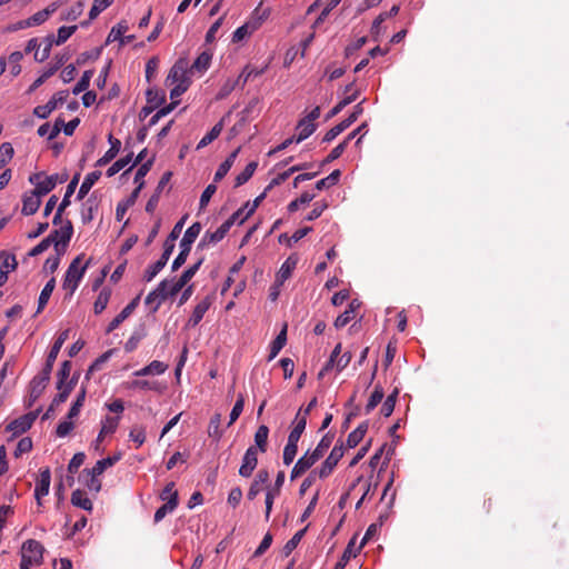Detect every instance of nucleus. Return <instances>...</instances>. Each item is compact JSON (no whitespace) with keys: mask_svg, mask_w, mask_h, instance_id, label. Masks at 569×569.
Here are the masks:
<instances>
[{"mask_svg":"<svg viewBox=\"0 0 569 569\" xmlns=\"http://www.w3.org/2000/svg\"><path fill=\"white\" fill-rule=\"evenodd\" d=\"M174 248L163 243V252L160 258H158V261H156L153 264L149 266V268L144 271L143 279L147 282H150L167 264L170 256L172 254Z\"/></svg>","mask_w":569,"mask_h":569,"instance_id":"obj_11","label":"nucleus"},{"mask_svg":"<svg viewBox=\"0 0 569 569\" xmlns=\"http://www.w3.org/2000/svg\"><path fill=\"white\" fill-rule=\"evenodd\" d=\"M69 92L62 90L52 96V98L43 106H37L33 109V114L40 119H46L50 113L56 110L58 104H62L68 98Z\"/></svg>","mask_w":569,"mask_h":569,"instance_id":"obj_9","label":"nucleus"},{"mask_svg":"<svg viewBox=\"0 0 569 569\" xmlns=\"http://www.w3.org/2000/svg\"><path fill=\"white\" fill-rule=\"evenodd\" d=\"M190 68L189 61L187 58H179L174 64L171 67L167 78L166 84L173 86L174 83H184L190 86Z\"/></svg>","mask_w":569,"mask_h":569,"instance_id":"obj_4","label":"nucleus"},{"mask_svg":"<svg viewBox=\"0 0 569 569\" xmlns=\"http://www.w3.org/2000/svg\"><path fill=\"white\" fill-rule=\"evenodd\" d=\"M77 26H62L58 29L57 38H54V42L57 46L64 43L76 31Z\"/></svg>","mask_w":569,"mask_h":569,"instance_id":"obj_62","label":"nucleus"},{"mask_svg":"<svg viewBox=\"0 0 569 569\" xmlns=\"http://www.w3.org/2000/svg\"><path fill=\"white\" fill-rule=\"evenodd\" d=\"M343 446L342 443L336 445L327 459L322 462L321 467L317 470L318 477L320 479H325L329 477L338 465L339 460L343 457Z\"/></svg>","mask_w":569,"mask_h":569,"instance_id":"obj_6","label":"nucleus"},{"mask_svg":"<svg viewBox=\"0 0 569 569\" xmlns=\"http://www.w3.org/2000/svg\"><path fill=\"white\" fill-rule=\"evenodd\" d=\"M98 210V202L96 198L90 197L88 198L83 203L81 208V220L83 223H90L93 218L94 213Z\"/></svg>","mask_w":569,"mask_h":569,"instance_id":"obj_33","label":"nucleus"},{"mask_svg":"<svg viewBox=\"0 0 569 569\" xmlns=\"http://www.w3.org/2000/svg\"><path fill=\"white\" fill-rule=\"evenodd\" d=\"M79 179H80V173H76L72 177L71 181L67 186L64 197H63L61 203L59 204L60 207L67 209V207L70 206V197L74 193L76 188H77V186L79 183Z\"/></svg>","mask_w":569,"mask_h":569,"instance_id":"obj_57","label":"nucleus"},{"mask_svg":"<svg viewBox=\"0 0 569 569\" xmlns=\"http://www.w3.org/2000/svg\"><path fill=\"white\" fill-rule=\"evenodd\" d=\"M178 506V493H173L169 500L154 512V522H160L168 513L172 512Z\"/></svg>","mask_w":569,"mask_h":569,"instance_id":"obj_35","label":"nucleus"},{"mask_svg":"<svg viewBox=\"0 0 569 569\" xmlns=\"http://www.w3.org/2000/svg\"><path fill=\"white\" fill-rule=\"evenodd\" d=\"M333 440V433H326L310 455L318 461L329 449Z\"/></svg>","mask_w":569,"mask_h":569,"instance_id":"obj_42","label":"nucleus"},{"mask_svg":"<svg viewBox=\"0 0 569 569\" xmlns=\"http://www.w3.org/2000/svg\"><path fill=\"white\" fill-rule=\"evenodd\" d=\"M68 336H69L68 330H64L59 335V337L56 339L53 346L51 347V349L48 353L46 362H48L49 365H52V366L54 365V361L59 355V351H60L62 345L64 343V341L68 339Z\"/></svg>","mask_w":569,"mask_h":569,"instance_id":"obj_40","label":"nucleus"},{"mask_svg":"<svg viewBox=\"0 0 569 569\" xmlns=\"http://www.w3.org/2000/svg\"><path fill=\"white\" fill-rule=\"evenodd\" d=\"M287 342V326L282 328V330L278 333L276 339L271 342L269 360H272L278 356L280 350L284 347Z\"/></svg>","mask_w":569,"mask_h":569,"instance_id":"obj_41","label":"nucleus"},{"mask_svg":"<svg viewBox=\"0 0 569 569\" xmlns=\"http://www.w3.org/2000/svg\"><path fill=\"white\" fill-rule=\"evenodd\" d=\"M306 425L307 421L305 420V417H301V410H299L295 417L293 428L288 436V441L298 443L306 429Z\"/></svg>","mask_w":569,"mask_h":569,"instance_id":"obj_29","label":"nucleus"},{"mask_svg":"<svg viewBox=\"0 0 569 569\" xmlns=\"http://www.w3.org/2000/svg\"><path fill=\"white\" fill-rule=\"evenodd\" d=\"M258 449L250 446L244 452L242 463L239 468V475L249 478L258 465Z\"/></svg>","mask_w":569,"mask_h":569,"instance_id":"obj_12","label":"nucleus"},{"mask_svg":"<svg viewBox=\"0 0 569 569\" xmlns=\"http://www.w3.org/2000/svg\"><path fill=\"white\" fill-rule=\"evenodd\" d=\"M340 176L341 171L339 169L333 170L328 177L317 181L316 189L323 190L337 184L340 179Z\"/></svg>","mask_w":569,"mask_h":569,"instance_id":"obj_49","label":"nucleus"},{"mask_svg":"<svg viewBox=\"0 0 569 569\" xmlns=\"http://www.w3.org/2000/svg\"><path fill=\"white\" fill-rule=\"evenodd\" d=\"M398 395V389H395L385 400L380 410L383 417H389L393 412Z\"/></svg>","mask_w":569,"mask_h":569,"instance_id":"obj_60","label":"nucleus"},{"mask_svg":"<svg viewBox=\"0 0 569 569\" xmlns=\"http://www.w3.org/2000/svg\"><path fill=\"white\" fill-rule=\"evenodd\" d=\"M108 141L110 143V148L106 151V153L99 158L96 162L97 167H103L112 161L119 153L121 148V142L119 139L114 138L112 134L108 136Z\"/></svg>","mask_w":569,"mask_h":569,"instance_id":"obj_18","label":"nucleus"},{"mask_svg":"<svg viewBox=\"0 0 569 569\" xmlns=\"http://www.w3.org/2000/svg\"><path fill=\"white\" fill-rule=\"evenodd\" d=\"M71 503L87 511H91L93 508L92 501L87 497L86 492L80 489L72 492Z\"/></svg>","mask_w":569,"mask_h":569,"instance_id":"obj_37","label":"nucleus"},{"mask_svg":"<svg viewBox=\"0 0 569 569\" xmlns=\"http://www.w3.org/2000/svg\"><path fill=\"white\" fill-rule=\"evenodd\" d=\"M297 266V259L289 257L281 266L280 270L278 271L276 279L279 284H283L284 281H287L293 271V269Z\"/></svg>","mask_w":569,"mask_h":569,"instance_id":"obj_34","label":"nucleus"},{"mask_svg":"<svg viewBox=\"0 0 569 569\" xmlns=\"http://www.w3.org/2000/svg\"><path fill=\"white\" fill-rule=\"evenodd\" d=\"M77 381H78V376H73L72 378H70V381L66 385V388H63L62 391H59L58 395H56V397L52 399L49 408L42 416L43 420L50 419L51 417L54 416L56 408L67 401V399L70 396L71 391L73 390Z\"/></svg>","mask_w":569,"mask_h":569,"instance_id":"obj_8","label":"nucleus"},{"mask_svg":"<svg viewBox=\"0 0 569 569\" xmlns=\"http://www.w3.org/2000/svg\"><path fill=\"white\" fill-rule=\"evenodd\" d=\"M211 59L212 54L209 51H203L202 53H200L198 58L194 60V62L191 66L189 64L190 73H203L204 71H207L208 68L210 67Z\"/></svg>","mask_w":569,"mask_h":569,"instance_id":"obj_27","label":"nucleus"},{"mask_svg":"<svg viewBox=\"0 0 569 569\" xmlns=\"http://www.w3.org/2000/svg\"><path fill=\"white\" fill-rule=\"evenodd\" d=\"M129 27L126 21H120L116 26L112 27L111 31L108 34L107 43L119 40L123 38V34L128 31Z\"/></svg>","mask_w":569,"mask_h":569,"instance_id":"obj_56","label":"nucleus"},{"mask_svg":"<svg viewBox=\"0 0 569 569\" xmlns=\"http://www.w3.org/2000/svg\"><path fill=\"white\" fill-rule=\"evenodd\" d=\"M369 423L367 421L360 423L353 431H351L347 438V446L349 448L357 447L361 440L363 439L367 430H368Z\"/></svg>","mask_w":569,"mask_h":569,"instance_id":"obj_36","label":"nucleus"},{"mask_svg":"<svg viewBox=\"0 0 569 569\" xmlns=\"http://www.w3.org/2000/svg\"><path fill=\"white\" fill-rule=\"evenodd\" d=\"M143 186H144V182H140L139 186H137V188L131 192V194L126 200H123L117 204L116 218L118 221H121L123 219L127 210L136 203Z\"/></svg>","mask_w":569,"mask_h":569,"instance_id":"obj_17","label":"nucleus"},{"mask_svg":"<svg viewBox=\"0 0 569 569\" xmlns=\"http://www.w3.org/2000/svg\"><path fill=\"white\" fill-rule=\"evenodd\" d=\"M39 178H40V174L37 173V174H33L32 177H30L29 180L31 183H34V180L39 179ZM62 181H63L62 179L58 180L57 174L48 176L43 180L36 182V188L32 191L34 193H37L39 197H42V196H46L47 193H49L50 191H52L56 188L58 182H62Z\"/></svg>","mask_w":569,"mask_h":569,"instance_id":"obj_14","label":"nucleus"},{"mask_svg":"<svg viewBox=\"0 0 569 569\" xmlns=\"http://www.w3.org/2000/svg\"><path fill=\"white\" fill-rule=\"evenodd\" d=\"M139 296L136 297L121 310V312L118 316H116L112 319V321L108 325V328L106 330L107 333H110L113 330H116L133 312V310L137 308L139 303Z\"/></svg>","mask_w":569,"mask_h":569,"instance_id":"obj_16","label":"nucleus"},{"mask_svg":"<svg viewBox=\"0 0 569 569\" xmlns=\"http://www.w3.org/2000/svg\"><path fill=\"white\" fill-rule=\"evenodd\" d=\"M119 420H120L119 417H111V416H107L102 420L101 430H100V432H99V435L97 437V440H96L97 447L103 440L106 435L113 433L117 430L118 425H119Z\"/></svg>","mask_w":569,"mask_h":569,"instance_id":"obj_28","label":"nucleus"},{"mask_svg":"<svg viewBox=\"0 0 569 569\" xmlns=\"http://www.w3.org/2000/svg\"><path fill=\"white\" fill-rule=\"evenodd\" d=\"M50 482H51L50 469L48 467L40 469L39 479L36 483V489H34V498H36L39 507L42 506V502H41L42 497H44L49 493Z\"/></svg>","mask_w":569,"mask_h":569,"instance_id":"obj_13","label":"nucleus"},{"mask_svg":"<svg viewBox=\"0 0 569 569\" xmlns=\"http://www.w3.org/2000/svg\"><path fill=\"white\" fill-rule=\"evenodd\" d=\"M317 460L307 451L301 458L298 459L291 470L290 478L295 480L302 476L308 469H310Z\"/></svg>","mask_w":569,"mask_h":569,"instance_id":"obj_19","label":"nucleus"},{"mask_svg":"<svg viewBox=\"0 0 569 569\" xmlns=\"http://www.w3.org/2000/svg\"><path fill=\"white\" fill-rule=\"evenodd\" d=\"M211 300L207 297L203 300H201L193 309L191 317L188 320L189 327H196L199 325V322L202 320L204 313L210 308Z\"/></svg>","mask_w":569,"mask_h":569,"instance_id":"obj_23","label":"nucleus"},{"mask_svg":"<svg viewBox=\"0 0 569 569\" xmlns=\"http://www.w3.org/2000/svg\"><path fill=\"white\" fill-rule=\"evenodd\" d=\"M230 228V222L224 221L216 231H206L197 248L202 250L221 241L226 237Z\"/></svg>","mask_w":569,"mask_h":569,"instance_id":"obj_10","label":"nucleus"},{"mask_svg":"<svg viewBox=\"0 0 569 569\" xmlns=\"http://www.w3.org/2000/svg\"><path fill=\"white\" fill-rule=\"evenodd\" d=\"M240 151V148H237L234 151H232L228 157L227 159L218 167L216 173H214V177H213V182H219L220 180H222L227 173L229 172V170L231 169V167L233 166L234 161H236V158L238 156Z\"/></svg>","mask_w":569,"mask_h":569,"instance_id":"obj_26","label":"nucleus"},{"mask_svg":"<svg viewBox=\"0 0 569 569\" xmlns=\"http://www.w3.org/2000/svg\"><path fill=\"white\" fill-rule=\"evenodd\" d=\"M385 392L380 385H377L375 387V390L372 391L367 405H366V413H370L383 399Z\"/></svg>","mask_w":569,"mask_h":569,"instance_id":"obj_48","label":"nucleus"},{"mask_svg":"<svg viewBox=\"0 0 569 569\" xmlns=\"http://www.w3.org/2000/svg\"><path fill=\"white\" fill-rule=\"evenodd\" d=\"M223 128L222 121L216 123L212 129L199 141L198 149L203 148L216 140Z\"/></svg>","mask_w":569,"mask_h":569,"instance_id":"obj_52","label":"nucleus"},{"mask_svg":"<svg viewBox=\"0 0 569 569\" xmlns=\"http://www.w3.org/2000/svg\"><path fill=\"white\" fill-rule=\"evenodd\" d=\"M1 254L4 257V259L0 266V272H4V274L8 276L9 272L17 269L18 262L14 254H9L4 251H2Z\"/></svg>","mask_w":569,"mask_h":569,"instance_id":"obj_61","label":"nucleus"},{"mask_svg":"<svg viewBox=\"0 0 569 569\" xmlns=\"http://www.w3.org/2000/svg\"><path fill=\"white\" fill-rule=\"evenodd\" d=\"M110 297H111V290L109 288H103L99 292V295L94 301V305H93L94 313L99 315L107 308Z\"/></svg>","mask_w":569,"mask_h":569,"instance_id":"obj_47","label":"nucleus"},{"mask_svg":"<svg viewBox=\"0 0 569 569\" xmlns=\"http://www.w3.org/2000/svg\"><path fill=\"white\" fill-rule=\"evenodd\" d=\"M340 2L341 0H325V3L322 4L323 9L319 17L316 19V21L313 22L312 29H316L319 24H321L326 20L330 11L333 8H336Z\"/></svg>","mask_w":569,"mask_h":569,"instance_id":"obj_53","label":"nucleus"},{"mask_svg":"<svg viewBox=\"0 0 569 569\" xmlns=\"http://www.w3.org/2000/svg\"><path fill=\"white\" fill-rule=\"evenodd\" d=\"M170 281L168 279L162 280L158 287L149 292V295L146 298V305L153 306L152 311L156 312L161 303L164 301V296L162 293L163 287L168 286Z\"/></svg>","mask_w":569,"mask_h":569,"instance_id":"obj_20","label":"nucleus"},{"mask_svg":"<svg viewBox=\"0 0 569 569\" xmlns=\"http://www.w3.org/2000/svg\"><path fill=\"white\" fill-rule=\"evenodd\" d=\"M22 58H23V54L20 51L12 52L8 58V61L10 64V73L13 77H17L21 72L20 61L22 60Z\"/></svg>","mask_w":569,"mask_h":569,"instance_id":"obj_63","label":"nucleus"},{"mask_svg":"<svg viewBox=\"0 0 569 569\" xmlns=\"http://www.w3.org/2000/svg\"><path fill=\"white\" fill-rule=\"evenodd\" d=\"M40 44L43 46V48L41 51L34 53V59L39 62H43L49 58L52 46L56 44L54 36H47Z\"/></svg>","mask_w":569,"mask_h":569,"instance_id":"obj_45","label":"nucleus"},{"mask_svg":"<svg viewBox=\"0 0 569 569\" xmlns=\"http://www.w3.org/2000/svg\"><path fill=\"white\" fill-rule=\"evenodd\" d=\"M83 259V254L77 256L71 263L69 264L63 279V289L69 290V296L71 297L77 290L81 279L84 276L86 270L91 263V259H89L84 264H81Z\"/></svg>","mask_w":569,"mask_h":569,"instance_id":"obj_1","label":"nucleus"},{"mask_svg":"<svg viewBox=\"0 0 569 569\" xmlns=\"http://www.w3.org/2000/svg\"><path fill=\"white\" fill-rule=\"evenodd\" d=\"M43 546L34 539H28L21 547V562L27 566H40L43 561Z\"/></svg>","mask_w":569,"mask_h":569,"instance_id":"obj_3","label":"nucleus"},{"mask_svg":"<svg viewBox=\"0 0 569 569\" xmlns=\"http://www.w3.org/2000/svg\"><path fill=\"white\" fill-rule=\"evenodd\" d=\"M100 177H101V172L98 170L88 173L84 177V180L82 181V183L80 186V189L77 194V199L78 200L83 199L89 193L90 189L99 180Z\"/></svg>","mask_w":569,"mask_h":569,"instance_id":"obj_31","label":"nucleus"},{"mask_svg":"<svg viewBox=\"0 0 569 569\" xmlns=\"http://www.w3.org/2000/svg\"><path fill=\"white\" fill-rule=\"evenodd\" d=\"M92 76H93V70H86L83 72L82 77L80 78V80L72 88V93L77 96V94L86 91L90 86Z\"/></svg>","mask_w":569,"mask_h":569,"instance_id":"obj_58","label":"nucleus"},{"mask_svg":"<svg viewBox=\"0 0 569 569\" xmlns=\"http://www.w3.org/2000/svg\"><path fill=\"white\" fill-rule=\"evenodd\" d=\"M306 531H307V527L297 531L293 535V537L286 542V545L283 546V549H282V552L286 557H288L297 548V546L301 541L302 537L305 536Z\"/></svg>","mask_w":569,"mask_h":569,"instance_id":"obj_55","label":"nucleus"},{"mask_svg":"<svg viewBox=\"0 0 569 569\" xmlns=\"http://www.w3.org/2000/svg\"><path fill=\"white\" fill-rule=\"evenodd\" d=\"M203 261L204 258L202 257L194 264L186 269L180 276V278L172 282V291L179 292L193 278V276L197 273Z\"/></svg>","mask_w":569,"mask_h":569,"instance_id":"obj_15","label":"nucleus"},{"mask_svg":"<svg viewBox=\"0 0 569 569\" xmlns=\"http://www.w3.org/2000/svg\"><path fill=\"white\" fill-rule=\"evenodd\" d=\"M201 223L194 222L192 223L184 232L181 241H180V252L176 257V259L172 262L171 270L177 271L180 267L184 264L187 261V258L191 251L192 243L196 241V239L199 237L201 232Z\"/></svg>","mask_w":569,"mask_h":569,"instance_id":"obj_2","label":"nucleus"},{"mask_svg":"<svg viewBox=\"0 0 569 569\" xmlns=\"http://www.w3.org/2000/svg\"><path fill=\"white\" fill-rule=\"evenodd\" d=\"M54 287H56V279L51 278L46 283V286L43 287V289L40 292L39 300H38L37 313H40L44 309V307L47 306V303L54 290Z\"/></svg>","mask_w":569,"mask_h":569,"instance_id":"obj_39","label":"nucleus"},{"mask_svg":"<svg viewBox=\"0 0 569 569\" xmlns=\"http://www.w3.org/2000/svg\"><path fill=\"white\" fill-rule=\"evenodd\" d=\"M269 481V472L266 469H260L252 481L247 497L249 500H253L262 489V485Z\"/></svg>","mask_w":569,"mask_h":569,"instance_id":"obj_21","label":"nucleus"},{"mask_svg":"<svg viewBox=\"0 0 569 569\" xmlns=\"http://www.w3.org/2000/svg\"><path fill=\"white\" fill-rule=\"evenodd\" d=\"M84 400H86V388L82 387L77 396V399L74 400L71 408L69 409V412L67 415L68 419H73L79 416L80 410L84 403Z\"/></svg>","mask_w":569,"mask_h":569,"instance_id":"obj_51","label":"nucleus"},{"mask_svg":"<svg viewBox=\"0 0 569 569\" xmlns=\"http://www.w3.org/2000/svg\"><path fill=\"white\" fill-rule=\"evenodd\" d=\"M188 219V214H184L176 224L174 227L172 228L171 232L169 233V236L167 237L164 243L171 246L174 248V242L176 240L179 238L181 231H182V228L186 223V220Z\"/></svg>","mask_w":569,"mask_h":569,"instance_id":"obj_59","label":"nucleus"},{"mask_svg":"<svg viewBox=\"0 0 569 569\" xmlns=\"http://www.w3.org/2000/svg\"><path fill=\"white\" fill-rule=\"evenodd\" d=\"M355 539L352 538L349 543L347 545L340 560L336 563L335 569H343L346 565L349 562V560L352 557H356V553L359 549L355 548Z\"/></svg>","mask_w":569,"mask_h":569,"instance_id":"obj_46","label":"nucleus"},{"mask_svg":"<svg viewBox=\"0 0 569 569\" xmlns=\"http://www.w3.org/2000/svg\"><path fill=\"white\" fill-rule=\"evenodd\" d=\"M168 369V365L153 360L148 366L143 367L140 370H137L133 375L136 377H144L149 375H162Z\"/></svg>","mask_w":569,"mask_h":569,"instance_id":"obj_32","label":"nucleus"},{"mask_svg":"<svg viewBox=\"0 0 569 569\" xmlns=\"http://www.w3.org/2000/svg\"><path fill=\"white\" fill-rule=\"evenodd\" d=\"M297 452H298V443L287 441V445L284 446V449H283V456H282L283 463L286 466L291 465L297 456Z\"/></svg>","mask_w":569,"mask_h":569,"instance_id":"obj_64","label":"nucleus"},{"mask_svg":"<svg viewBox=\"0 0 569 569\" xmlns=\"http://www.w3.org/2000/svg\"><path fill=\"white\" fill-rule=\"evenodd\" d=\"M48 383L44 380H40L37 377H33L29 385V399L28 407H31L43 393Z\"/></svg>","mask_w":569,"mask_h":569,"instance_id":"obj_24","label":"nucleus"},{"mask_svg":"<svg viewBox=\"0 0 569 569\" xmlns=\"http://www.w3.org/2000/svg\"><path fill=\"white\" fill-rule=\"evenodd\" d=\"M41 204V197L31 191L30 194H24L22 200L21 213L23 216L34 214Z\"/></svg>","mask_w":569,"mask_h":569,"instance_id":"obj_22","label":"nucleus"},{"mask_svg":"<svg viewBox=\"0 0 569 569\" xmlns=\"http://www.w3.org/2000/svg\"><path fill=\"white\" fill-rule=\"evenodd\" d=\"M258 167L257 161L249 162L246 168L236 177L234 187H240L244 184L250 178L253 176L256 169Z\"/></svg>","mask_w":569,"mask_h":569,"instance_id":"obj_44","label":"nucleus"},{"mask_svg":"<svg viewBox=\"0 0 569 569\" xmlns=\"http://www.w3.org/2000/svg\"><path fill=\"white\" fill-rule=\"evenodd\" d=\"M133 157V152H130L126 157L117 160L113 162L107 170L106 174L107 177H113L116 173H118L120 170H122L124 167H127Z\"/></svg>","mask_w":569,"mask_h":569,"instance_id":"obj_54","label":"nucleus"},{"mask_svg":"<svg viewBox=\"0 0 569 569\" xmlns=\"http://www.w3.org/2000/svg\"><path fill=\"white\" fill-rule=\"evenodd\" d=\"M39 411L40 409L36 410V411H31V412H28L27 415H23L14 420H12L8 426H7V431H10L12 432L13 436H19V435H22L23 432H26L27 430H29L34 420L37 419L38 415H39Z\"/></svg>","mask_w":569,"mask_h":569,"instance_id":"obj_7","label":"nucleus"},{"mask_svg":"<svg viewBox=\"0 0 569 569\" xmlns=\"http://www.w3.org/2000/svg\"><path fill=\"white\" fill-rule=\"evenodd\" d=\"M71 371V362L69 360H66L62 362L61 368L58 371L57 375V389L59 391H62L63 388H66V385L70 381L69 376Z\"/></svg>","mask_w":569,"mask_h":569,"instance_id":"obj_43","label":"nucleus"},{"mask_svg":"<svg viewBox=\"0 0 569 569\" xmlns=\"http://www.w3.org/2000/svg\"><path fill=\"white\" fill-rule=\"evenodd\" d=\"M297 131L298 134L296 137V142H301L308 137H310L317 129V124L315 122H311L310 120H307L302 118L298 124H297Z\"/></svg>","mask_w":569,"mask_h":569,"instance_id":"obj_30","label":"nucleus"},{"mask_svg":"<svg viewBox=\"0 0 569 569\" xmlns=\"http://www.w3.org/2000/svg\"><path fill=\"white\" fill-rule=\"evenodd\" d=\"M98 475L93 473L92 469H83L79 480L90 490L99 492L101 490V481L98 479Z\"/></svg>","mask_w":569,"mask_h":569,"instance_id":"obj_25","label":"nucleus"},{"mask_svg":"<svg viewBox=\"0 0 569 569\" xmlns=\"http://www.w3.org/2000/svg\"><path fill=\"white\" fill-rule=\"evenodd\" d=\"M221 423V413H214L208 425V435L209 437L216 438L219 440L222 437V430L220 429Z\"/></svg>","mask_w":569,"mask_h":569,"instance_id":"obj_50","label":"nucleus"},{"mask_svg":"<svg viewBox=\"0 0 569 569\" xmlns=\"http://www.w3.org/2000/svg\"><path fill=\"white\" fill-rule=\"evenodd\" d=\"M269 428L266 425L258 427L254 433V446L260 452H266L268 447Z\"/></svg>","mask_w":569,"mask_h":569,"instance_id":"obj_38","label":"nucleus"},{"mask_svg":"<svg viewBox=\"0 0 569 569\" xmlns=\"http://www.w3.org/2000/svg\"><path fill=\"white\" fill-rule=\"evenodd\" d=\"M73 234V226L72 222L67 219L59 229H54L49 234V238H52V244H54V250L59 251V249L64 250L68 247Z\"/></svg>","mask_w":569,"mask_h":569,"instance_id":"obj_5","label":"nucleus"}]
</instances>
